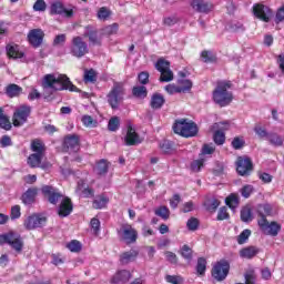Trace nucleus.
I'll return each mask as SVG.
<instances>
[{"instance_id": "nucleus-1", "label": "nucleus", "mask_w": 284, "mask_h": 284, "mask_svg": "<svg viewBox=\"0 0 284 284\" xmlns=\"http://www.w3.org/2000/svg\"><path fill=\"white\" fill-rule=\"evenodd\" d=\"M42 87L44 94H52L62 90H69L70 92H81L77 85L70 81V78L65 74H47L43 78Z\"/></svg>"}, {"instance_id": "nucleus-2", "label": "nucleus", "mask_w": 284, "mask_h": 284, "mask_svg": "<svg viewBox=\"0 0 284 284\" xmlns=\"http://www.w3.org/2000/svg\"><path fill=\"white\" fill-rule=\"evenodd\" d=\"M232 88L231 82H220L216 89L213 91V101L221 105V108H225V105H230L234 97L232 92L227 91Z\"/></svg>"}, {"instance_id": "nucleus-3", "label": "nucleus", "mask_w": 284, "mask_h": 284, "mask_svg": "<svg viewBox=\"0 0 284 284\" xmlns=\"http://www.w3.org/2000/svg\"><path fill=\"white\" fill-rule=\"evenodd\" d=\"M173 131L175 134H180V136H185V139H190L191 136H196V134H199V126L192 121L181 119L176 120L173 124Z\"/></svg>"}, {"instance_id": "nucleus-4", "label": "nucleus", "mask_w": 284, "mask_h": 284, "mask_svg": "<svg viewBox=\"0 0 284 284\" xmlns=\"http://www.w3.org/2000/svg\"><path fill=\"white\" fill-rule=\"evenodd\" d=\"M88 52H90L88 42H85L81 36L73 37L70 44V54L77 59H82Z\"/></svg>"}, {"instance_id": "nucleus-5", "label": "nucleus", "mask_w": 284, "mask_h": 284, "mask_svg": "<svg viewBox=\"0 0 284 284\" xmlns=\"http://www.w3.org/2000/svg\"><path fill=\"white\" fill-rule=\"evenodd\" d=\"M6 243L17 252H21L23 250V239L19 233L11 231L9 233L0 234V245Z\"/></svg>"}, {"instance_id": "nucleus-6", "label": "nucleus", "mask_w": 284, "mask_h": 284, "mask_svg": "<svg viewBox=\"0 0 284 284\" xmlns=\"http://www.w3.org/2000/svg\"><path fill=\"white\" fill-rule=\"evenodd\" d=\"M118 236L120 241H123L126 245H132V243H136V239H139V232L136 229L132 227L131 224H122L120 230H118Z\"/></svg>"}, {"instance_id": "nucleus-7", "label": "nucleus", "mask_w": 284, "mask_h": 284, "mask_svg": "<svg viewBox=\"0 0 284 284\" xmlns=\"http://www.w3.org/2000/svg\"><path fill=\"white\" fill-rule=\"evenodd\" d=\"M32 112V106L22 104L16 109L12 116V124L14 128H21V125L28 123V118Z\"/></svg>"}, {"instance_id": "nucleus-8", "label": "nucleus", "mask_w": 284, "mask_h": 284, "mask_svg": "<svg viewBox=\"0 0 284 284\" xmlns=\"http://www.w3.org/2000/svg\"><path fill=\"white\" fill-rule=\"evenodd\" d=\"M124 94L123 85L115 83L108 94V103L111 105L112 110H119V105H121Z\"/></svg>"}, {"instance_id": "nucleus-9", "label": "nucleus", "mask_w": 284, "mask_h": 284, "mask_svg": "<svg viewBox=\"0 0 284 284\" xmlns=\"http://www.w3.org/2000/svg\"><path fill=\"white\" fill-rule=\"evenodd\" d=\"M230 274V262L221 260L212 270V276L215 281H225Z\"/></svg>"}, {"instance_id": "nucleus-10", "label": "nucleus", "mask_w": 284, "mask_h": 284, "mask_svg": "<svg viewBox=\"0 0 284 284\" xmlns=\"http://www.w3.org/2000/svg\"><path fill=\"white\" fill-rule=\"evenodd\" d=\"M254 170L252 160L247 156H239L236 161V172L240 176H250Z\"/></svg>"}, {"instance_id": "nucleus-11", "label": "nucleus", "mask_w": 284, "mask_h": 284, "mask_svg": "<svg viewBox=\"0 0 284 284\" xmlns=\"http://www.w3.org/2000/svg\"><path fill=\"white\" fill-rule=\"evenodd\" d=\"M260 225V230L267 236H278V232H281V224L277 222H270L267 219L257 220Z\"/></svg>"}, {"instance_id": "nucleus-12", "label": "nucleus", "mask_w": 284, "mask_h": 284, "mask_svg": "<svg viewBox=\"0 0 284 284\" xmlns=\"http://www.w3.org/2000/svg\"><path fill=\"white\" fill-rule=\"evenodd\" d=\"M41 192L44 196L48 197L49 203H51L52 205H57V203H59V200L63 199V194H61V192H59V190L52 185H43L41 187Z\"/></svg>"}, {"instance_id": "nucleus-13", "label": "nucleus", "mask_w": 284, "mask_h": 284, "mask_svg": "<svg viewBox=\"0 0 284 284\" xmlns=\"http://www.w3.org/2000/svg\"><path fill=\"white\" fill-rule=\"evenodd\" d=\"M50 14H60L65 17L67 19H72V17H74V11L72 9L68 10L63 2L57 0L53 1L50 6Z\"/></svg>"}, {"instance_id": "nucleus-14", "label": "nucleus", "mask_w": 284, "mask_h": 284, "mask_svg": "<svg viewBox=\"0 0 284 284\" xmlns=\"http://www.w3.org/2000/svg\"><path fill=\"white\" fill-rule=\"evenodd\" d=\"M227 123H214L211 130H215L213 140L216 145H223L225 143V130H227Z\"/></svg>"}, {"instance_id": "nucleus-15", "label": "nucleus", "mask_w": 284, "mask_h": 284, "mask_svg": "<svg viewBox=\"0 0 284 284\" xmlns=\"http://www.w3.org/2000/svg\"><path fill=\"white\" fill-rule=\"evenodd\" d=\"M45 33L41 29H32L27 36V40L32 48H41Z\"/></svg>"}, {"instance_id": "nucleus-16", "label": "nucleus", "mask_w": 284, "mask_h": 284, "mask_svg": "<svg viewBox=\"0 0 284 284\" xmlns=\"http://www.w3.org/2000/svg\"><path fill=\"white\" fill-rule=\"evenodd\" d=\"M190 4L194 12H200L201 14H210L214 10V4L205 0H191Z\"/></svg>"}, {"instance_id": "nucleus-17", "label": "nucleus", "mask_w": 284, "mask_h": 284, "mask_svg": "<svg viewBox=\"0 0 284 284\" xmlns=\"http://www.w3.org/2000/svg\"><path fill=\"white\" fill-rule=\"evenodd\" d=\"M253 14L257 19H261V21L270 23V17H272V9H270L265 4H255L253 7Z\"/></svg>"}, {"instance_id": "nucleus-18", "label": "nucleus", "mask_w": 284, "mask_h": 284, "mask_svg": "<svg viewBox=\"0 0 284 284\" xmlns=\"http://www.w3.org/2000/svg\"><path fill=\"white\" fill-rule=\"evenodd\" d=\"M83 37L89 39V43L91 45H101V37L99 36V30L94 26H87L84 27Z\"/></svg>"}, {"instance_id": "nucleus-19", "label": "nucleus", "mask_w": 284, "mask_h": 284, "mask_svg": "<svg viewBox=\"0 0 284 284\" xmlns=\"http://www.w3.org/2000/svg\"><path fill=\"white\" fill-rule=\"evenodd\" d=\"M47 219L39 215H31L24 221L26 230H37V227H43V224L47 223Z\"/></svg>"}, {"instance_id": "nucleus-20", "label": "nucleus", "mask_w": 284, "mask_h": 284, "mask_svg": "<svg viewBox=\"0 0 284 284\" xmlns=\"http://www.w3.org/2000/svg\"><path fill=\"white\" fill-rule=\"evenodd\" d=\"M72 200H70V197H63L58 209L59 216H61L62 219L65 216H70V214H72Z\"/></svg>"}, {"instance_id": "nucleus-21", "label": "nucleus", "mask_w": 284, "mask_h": 284, "mask_svg": "<svg viewBox=\"0 0 284 284\" xmlns=\"http://www.w3.org/2000/svg\"><path fill=\"white\" fill-rule=\"evenodd\" d=\"M276 214V211H274V207L271 204H258L257 205V215L258 221H263V219H267V216H274Z\"/></svg>"}, {"instance_id": "nucleus-22", "label": "nucleus", "mask_w": 284, "mask_h": 284, "mask_svg": "<svg viewBox=\"0 0 284 284\" xmlns=\"http://www.w3.org/2000/svg\"><path fill=\"white\" fill-rule=\"evenodd\" d=\"M125 145H139L141 143V138L134 128L129 126L126 135L124 138Z\"/></svg>"}, {"instance_id": "nucleus-23", "label": "nucleus", "mask_w": 284, "mask_h": 284, "mask_svg": "<svg viewBox=\"0 0 284 284\" xmlns=\"http://www.w3.org/2000/svg\"><path fill=\"white\" fill-rule=\"evenodd\" d=\"M132 278V273L128 270L119 271L111 280L112 284H125Z\"/></svg>"}, {"instance_id": "nucleus-24", "label": "nucleus", "mask_w": 284, "mask_h": 284, "mask_svg": "<svg viewBox=\"0 0 284 284\" xmlns=\"http://www.w3.org/2000/svg\"><path fill=\"white\" fill-rule=\"evenodd\" d=\"M63 145L70 152H79V138L78 135H68L64 138Z\"/></svg>"}, {"instance_id": "nucleus-25", "label": "nucleus", "mask_w": 284, "mask_h": 284, "mask_svg": "<svg viewBox=\"0 0 284 284\" xmlns=\"http://www.w3.org/2000/svg\"><path fill=\"white\" fill-rule=\"evenodd\" d=\"M39 194L38 187H30L23 195H22V203L24 205H32L34 202V199H37V195Z\"/></svg>"}, {"instance_id": "nucleus-26", "label": "nucleus", "mask_w": 284, "mask_h": 284, "mask_svg": "<svg viewBox=\"0 0 284 284\" xmlns=\"http://www.w3.org/2000/svg\"><path fill=\"white\" fill-rule=\"evenodd\" d=\"M165 104V98L161 93H154L151 97V108L153 110H161Z\"/></svg>"}, {"instance_id": "nucleus-27", "label": "nucleus", "mask_w": 284, "mask_h": 284, "mask_svg": "<svg viewBox=\"0 0 284 284\" xmlns=\"http://www.w3.org/2000/svg\"><path fill=\"white\" fill-rule=\"evenodd\" d=\"M108 170H110V162L104 159L100 160L94 168V172L99 176H105V174H108Z\"/></svg>"}, {"instance_id": "nucleus-28", "label": "nucleus", "mask_w": 284, "mask_h": 284, "mask_svg": "<svg viewBox=\"0 0 284 284\" xmlns=\"http://www.w3.org/2000/svg\"><path fill=\"white\" fill-rule=\"evenodd\" d=\"M43 154L41 153H33L30 154L29 158L27 159V164L29 165V168H39L41 165V161H43Z\"/></svg>"}, {"instance_id": "nucleus-29", "label": "nucleus", "mask_w": 284, "mask_h": 284, "mask_svg": "<svg viewBox=\"0 0 284 284\" xmlns=\"http://www.w3.org/2000/svg\"><path fill=\"white\" fill-rule=\"evenodd\" d=\"M260 250L256 246L244 247L240 251L241 258H254L258 254Z\"/></svg>"}, {"instance_id": "nucleus-30", "label": "nucleus", "mask_w": 284, "mask_h": 284, "mask_svg": "<svg viewBox=\"0 0 284 284\" xmlns=\"http://www.w3.org/2000/svg\"><path fill=\"white\" fill-rule=\"evenodd\" d=\"M23 92V88L19 87V84H9L6 88V94L10 99H14V97H19Z\"/></svg>"}, {"instance_id": "nucleus-31", "label": "nucleus", "mask_w": 284, "mask_h": 284, "mask_svg": "<svg viewBox=\"0 0 284 284\" xmlns=\"http://www.w3.org/2000/svg\"><path fill=\"white\" fill-rule=\"evenodd\" d=\"M7 54L10 59H23V52L19 51V45L8 44Z\"/></svg>"}, {"instance_id": "nucleus-32", "label": "nucleus", "mask_w": 284, "mask_h": 284, "mask_svg": "<svg viewBox=\"0 0 284 284\" xmlns=\"http://www.w3.org/2000/svg\"><path fill=\"white\" fill-rule=\"evenodd\" d=\"M139 256V252L135 250H130L121 254V263L128 264L132 263V261L136 260Z\"/></svg>"}, {"instance_id": "nucleus-33", "label": "nucleus", "mask_w": 284, "mask_h": 284, "mask_svg": "<svg viewBox=\"0 0 284 284\" xmlns=\"http://www.w3.org/2000/svg\"><path fill=\"white\" fill-rule=\"evenodd\" d=\"M108 203H110V199H108V196L98 195L93 201V207L94 210H103Z\"/></svg>"}, {"instance_id": "nucleus-34", "label": "nucleus", "mask_w": 284, "mask_h": 284, "mask_svg": "<svg viewBox=\"0 0 284 284\" xmlns=\"http://www.w3.org/2000/svg\"><path fill=\"white\" fill-rule=\"evenodd\" d=\"M132 94L136 99H145L148 97V88L143 85L133 87Z\"/></svg>"}, {"instance_id": "nucleus-35", "label": "nucleus", "mask_w": 284, "mask_h": 284, "mask_svg": "<svg viewBox=\"0 0 284 284\" xmlns=\"http://www.w3.org/2000/svg\"><path fill=\"white\" fill-rule=\"evenodd\" d=\"M31 150L32 152H36V154H42L45 156V146H43V143H41L39 140L32 141Z\"/></svg>"}, {"instance_id": "nucleus-36", "label": "nucleus", "mask_w": 284, "mask_h": 284, "mask_svg": "<svg viewBox=\"0 0 284 284\" xmlns=\"http://www.w3.org/2000/svg\"><path fill=\"white\" fill-rule=\"evenodd\" d=\"M155 216H160L163 221H168L170 219V209L168 206H160L154 210Z\"/></svg>"}, {"instance_id": "nucleus-37", "label": "nucleus", "mask_w": 284, "mask_h": 284, "mask_svg": "<svg viewBox=\"0 0 284 284\" xmlns=\"http://www.w3.org/2000/svg\"><path fill=\"white\" fill-rule=\"evenodd\" d=\"M155 69L158 70V72L163 73L168 70H170V61L160 58L158 60V62L155 63Z\"/></svg>"}, {"instance_id": "nucleus-38", "label": "nucleus", "mask_w": 284, "mask_h": 284, "mask_svg": "<svg viewBox=\"0 0 284 284\" xmlns=\"http://www.w3.org/2000/svg\"><path fill=\"white\" fill-rule=\"evenodd\" d=\"M121 128V119L119 116H113L109 120L108 130L110 132H116Z\"/></svg>"}, {"instance_id": "nucleus-39", "label": "nucleus", "mask_w": 284, "mask_h": 284, "mask_svg": "<svg viewBox=\"0 0 284 284\" xmlns=\"http://www.w3.org/2000/svg\"><path fill=\"white\" fill-rule=\"evenodd\" d=\"M0 128L2 130H12V123H10V119L3 114V109L0 108Z\"/></svg>"}, {"instance_id": "nucleus-40", "label": "nucleus", "mask_w": 284, "mask_h": 284, "mask_svg": "<svg viewBox=\"0 0 284 284\" xmlns=\"http://www.w3.org/2000/svg\"><path fill=\"white\" fill-rule=\"evenodd\" d=\"M201 58L203 59L204 63H215L216 55L212 53V51L204 50L201 53Z\"/></svg>"}, {"instance_id": "nucleus-41", "label": "nucleus", "mask_w": 284, "mask_h": 284, "mask_svg": "<svg viewBox=\"0 0 284 284\" xmlns=\"http://www.w3.org/2000/svg\"><path fill=\"white\" fill-rule=\"evenodd\" d=\"M179 84H180V92L184 94L185 92H190V90H192V80L181 79L179 80Z\"/></svg>"}, {"instance_id": "nucleus-42", "label": "nucleus", "mask_w": 284, "mask_h": 284, "mask_svg": "<svg viewBox=\"0 0 284 284\" xmlns=\"http://www.w3.org/2000/svg\"><path fill=\"white\" fill-rule=\"evenodd\" d=\"M205 270H207V261L204 257L197 258L196 272L200 276L205 274Z\"/></svg>"}, {"instance_id": "nucleus-43", "label": "nucleus", "mask_w": 284, "mask_h": 284, "mask_svg": "<svg viewBox=\"0 0 284 284\" xmlns=\"http://www.w3.org/2000/svg\"><path fill=\"white\" fill-rule=\"evenodd\" d=\"M250 236H252V231H250L248 229L244 230L236 239L239 245H245Z\"/></svg>"}, {"instance_id": "nucleus-44", "label": "nucleus", "mask_w": 284, "mask_h": 284, "mask_svg": "<svg viewBox=\"0 0 284 284\" xmlns=\"http://www.w3.org/2000/svg\"><path fill=\"white\" fill-rule=\"evenodd\" d=\"M173 80H174V73L172 72L171 69L163 71L161 73L160 81L162 83H170V81H173Z\"/></svg>"}, {"instance_id": "nucleus-45", "label": "nucleus", "mask_w": 284, "mask_h": 284, "mask_svg": "<svg viewBox=\"0 0 284 284\" xmlns=\"http://www.w3.org/2000/svg\"><path fill=\"white\" fill-rule=\"evenodd\" d=\"M103 34H106V37H112V34H116L119 32V24L113 23L111 26H106L102 29Z\"/></svg>"}, {"instance_id": "nucleus-46", "label": "nucleus", "mask_w": 284, "mask_h": 284, "mask_svg": "<svg viewBox=\"0 0 284 284\" xmlns=\"http://www.w3.org/2000/svg\"><path fill=\"white\" fill-rule=\"evenodd\" d=\"M241 220L244 223H250V221H252V209H250L247 206L242 209V211H241Z\"/></svg>"}, {"instance_id": "nucleus-47", "label": "nucleus", "mask_w": 284, "mask_h": 284, "mask_svg": "<svg viewBox=\"0 0 284 284\" xmlns=\"http://www.w3.org/2000/svg\"><path fill=\"white\" fill-rule=\"evenodd\" d=\"M84 81L85 83L97 82V72L93 69L87 70L84 72Z\"/></svg>"}, {"instance_id": "nucleus-48", "label": "nucleus", "mask_w": 284, "mask_h": 284, "mask_svg": "<svg viewBox=\"0 0 284 284\" xmlns=\"http://www.w3.org/2000/svg\"><path fill=\"white\" fill-rule=\"evenodd\" d=\"M67 247L68 250H70V252L79 253L81 252L82 245L81 242L72 240L70 243L67 244Z\"/></svg>"}, {"instance_id": "nucleus-49", "label": "nucleus", "mask_w": 284, "mask_h": 284, "mask_svg": "<svg viewBox=\"0 0 284 284\" xmlns=\"http://www.w3.org/2000/svg\"><path fill=\"white\" fill-rule=\"evenodd\" d=\"M270 143L272 145H276L277 148H280L281 145H283V138H281L278 134L273 133L271 135L267 136Z\"/></svg>"}, {"instance_id": "nucleus-50", "label": "nucleus", "mask_w": 284, "mask_h": 284, "mask_svg": "<svg viewBox=\"0 0 284 284\" xmlns=\"http://www.w3.org/2000/svg\"><path fill=\"white\" fill-rule=\"evenodd\" d=\"M231 145L234 150H241V149L245 148V140L241 136H236L231 142Z\"/></svg>"}, {"instance_id": "nucleus-51", "label": "nucleus", "mask_w": 284, "mask_h": 284, "mask_svg": "<svg viewBox=\"0 0 284 284\" xmlns=\"http://www.w3.org/2000/svg\"><path fill=\"white\" fill-rule=\"evenodd\" d=\"M110 14H112V12L109 11L108 8L102 7L98 11V19H100V21H106L110 18Z\"/></svg>"}, {"instance_id": "nucleus-52", "label": "nucleus", "mask_w": 284, "mask_h": 284, "mask_svg": "<svg viewBox=\"0 0 284 284\" xmlns=\"http://www.w3.org/2000/svg\"><path fill=\"white\" fill-rule=\"evenodd\" d=\"M225 203L229 207H231V210H234V207L239 205V197L234 194H231L225 199Z\"/></svg>"}, {"instance_id": "nucleus-53", "label": "nucleus", "mask_w": 284, "mask_h": 284, "mask_svg": "<svg viewBox=\"0 0 284 284\" xmlns=\"http://www.w3.org/2000/svg\"><path fill=\"white\" fill-rule=\"evenodd\" d=\"M186 227L191 232H196V230H199V219L196 217L189 219L186 222Z\"/></svg>"}, {"instance_id": "nucleus-54", "label": "nucleus", "mask_w": 284, "mask_h": 284, "mask_svg": "<svg viewBox=\"0 0 284 284\" xmlns=\"http://www.w3.org/2000/svg\"><path fill=\"white\" fill-rule=\"evenodd\" d=\"M160 148H161L162 152H164L165 154H170V152H172V150H174V144L171 141L164 140L160 144Z\"/></svg>"}, {"instance_id": "nucleus-55", "label": "nucleus", "mask_w": 284, "mask_h": 284, "mask_svg": "<svg viewBox=\"0 0 284 284\" xmlns=\"http://www.w3.org/2000/svg\"><path fill=\"white\" fill-rule=\"evenodd\" d=\"M48 4H45L44 0H37L33 4V10L36 12H45Z\"/></svg>"}, {"instance_id": "nucleus-56", "label": "nucleus", "mask_w": 284, "mask_h": 284, "mask_svg": "<svg viewBox=\"0 0 284 284\" xmlns=\"http://www.w3.org/2000/svg\"><path fill=\"white\" fill-rule=\"evenodd\" d=\"M77 192H82L84 196H93L94 191L92 189H83V181L78 182Z\"/></svg>"}, {"instance_id": "nucleus-57", "label": "nucleus", "mask_w": 284, "mask_h": 284, "mask_svg": "<svg viewBox=\"0 0 284 284\" xmlns=\"http://www.w3.org/2000/svg\"><path fill=\"white\" fill-rule=\"evenodd\" d=\"M165 281L171 284H183V277L181 275H166Z\"/></svg>"}, {"instance_id": "nucleus-58", "label": "nucleus", "mask_w": 284, "mask_h": 284, "mask_svg": "<svg viewBox=\"0 0 284 284\" xmlns=\"http://www.w3.org/2000/svg\"><path fill=\"white\" fill-rule=\"evenodd\" d=\"M252 192H254V186L250 184L244 185L241 190V194L244 199H250V196L252 195Z\"/></svg>"}, {"instance_id": "nucleus-59", "label": "nucleus", "mask_w": 284, "mask_h": 284, "mask_svg": "<svg viewBox=\"0 0 284 284\" xmlns=\"http://www.w3.org/2000/svg\"><path fill=\"white\" fill-rule=\"evenodd\" d=\"M229 28L231 32H245V27L241 22H232Z\"/></svg>"}, {"instance_id": "nucleus-60", "label": "nucleus", "mask_w": 284, "mask_h": 284, "mask_svg": "<svg viewBox=\"0 0 284 284\" xmlns=\"http://www.w3.org/2000/svg\"><path fill=\"white\" fill-rule=\"evenodd\" d=\"M181 254L186 261H192V248H190V246L183 245Z\"/></svg>"}, {"instance_id": "nucleus-61", "label": "nucleus", "mask_w": 284, "mask_h": 284, "mask_svg": "<svg viewBox=\"0 0 284 284\" xmlns=\"http://www.w3.org/2000/svg\"><path fill=\"white\" fill-rule=\"evenodd\" d=\"M220 205H221V202L219 200L214 199L206 204V210L209 212H216V207H219Z\"/></svg>"}, {"instance_id": "nucleus-62", "label": "nucleus", "mask_w": 284, "mask_h": 284, "mask_svg": "<svg viewBox=\"0 0 284 284\" xmlns=\"http://www.w3.org/2000/svg\"><path fill=\"white\" fill-rule=\"evenodd\" d=\"M165 91L168 92V94H181V88L176 87L174 84H169L165 87Z\"/></svg>"}, {"instance_id": "nucleus-63", "label": "nucleus", "mask_w": 284, "mask_h": 284, "mask_svg": "<svg viewBox=\"0 0 284 284\" xmlns=\"http://www.w3.org/2000/svg\"><path fill=\"white\" fill-rule=\"evenodd\" d=\"M284 21V6L277 9L275 14V23H283Z\"/></svg>"}, {"instance_id": "nucleus-64", "label": "nucleus", "mask_w": 284, "mask_h": 284, "mask_svg": "<svg viewBox=\"0 0 284 284\" xmlns=\"http://www.w3.org/2000/svg\"><path fill=\"white\" fill-rule=\"evenodd\" d=\"M63 43H65V34L61 33L55 36L53 40V45H63Z\"/></svg>"}]
</instances>
